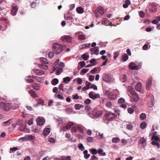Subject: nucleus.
<instances>
[{"label":"nucleus","mask_w":160,"mask_h":160,"mask_svg":"<svg viewBox=\"0 0 160 160\" xmlns=\"http://www.w3.org/2000/svg\"><path fill=\"white\" fill-rule=\"evenodd\" d=\"M151 143L153 145L157 146L158 148H159L160 147L159 144L156 141H152V142Z\"/></svg>","instance_id":"obj_51"},{"label":"nucleus","mask_w":160,"mask_h":160,"mask_svg":"<svg viewBox=\"0 0 160 160\" xmlns=\"http://www.w3.org/2000/svg\"><path fill=\"white\" fill-rule=\"evenodd\" d=\"M108 97L110 99L113 100L116 98V95L113 92H109Z\"/></svg>","instance_id":"obj_21"},{"label":"nucleus","mask_w":160,"mask_h":160,"mask_svg":"<svg viewBox=\"0 0 160 160\" xmlns=\"http://www.w3.org/2000/svg\"><path fill=\"white\" fill-rule=\"evenodd\" d=\"M18 9V7L16 5L14 4L12 5V15L14 16L16 14Z\"/></svg>","instance_id":"obj_13"},{"label":"nucleus","mask_w":160,"mask_h":160,"mask_svg":"<svg viewBox=\"0 0 160 160\" xmlns=\"http://www.w3.org/2000/svg\"><path fill=\"white\" fill-rule=\"evenodd\" d=\"M128 112L130 114H132L134 112V110L132 108H129L128 109Z\"/></svg>","instance_id":"obj_56"},{"label":"nucleus","mask_w":160,"mask_h":160,"mask_svg":"<svg viewBox=\"0 0 160 160\" xmlns=\"http://www.w3.org/2000/svg\"><path fill=\"white\" fill-rule=\"evenodd\" d=\"M74 125V123L72 122H68L67 125L65 127H63L61 128L60 131H64L66 130H67L70 129L71 127Z\"/></svg>","instance_id":"obj_9"},{"label":"nucleus","mask_w":160,"mask_h":160,"mask_svg":"<svg viewBox=\"0 0 160 160\" xmlns=\"http://www.w3.org/2000/svg\"><path fill=\"white\" fill-rule=\"evenodd\" d=\"M139 14L140 17L141 18H143L144 16V13L143 11H141L139 12Z\"/></svg>","instance_id":"obj_54"},{"label":"nucleus","mask_w":160,"mask_h":160,"mask_svg":"<svg viewBox=\"0 0 160 160\" xmlns=\"http://www.w3.org/2000/svg\"><path fill=\"white\" fill-rule=\"evenodd\" d=\"M9 106L10 104L8 103L6 104L3 102H1L0 103V108L3 109L5 111H9Z\"/></svg>","instance_id":"obj_3"},{"label":"nucleus","mask_w":160,"mask_h":160,"mask_svg":"<svg viewBox=\"0 0 160 160\" xmlns=\"http://www.w3.org/2000/svg\"><path fill=\"white\" fill-rule=\"evenodd\" d=\"M77 128L78 131H79L80 133L82 134L84 133V132L83 129L81 126H78Z\"/></svg>","instance_id":"obj_48"},{"label":"nucleus","mask_w":160,"mask_h":160,"mask_svg":"<svg viewBox=\"0 0 160 160\" xmlns=\"http://www.w3.org/2000/svg\"><path fill=\"white\" fill-rule=\"evenodd\" d=\"M29 93L30 94L31 97L33 98H37L38 95L36 92L32 90H31L29 91Z\"/></svg>","instance_id":"obj_24"},{"label":"nucleus","mask_w":160,"mask_h":160,"mask_svg":"<svg viewBox=\"0 0 160 160\" xmlns=\"http://www.w3.org/2000/svg\"><path fill=\"white\" fill-rule=\"evenodd\" d=\"M152 83V80L151 79H148L146 82V89L147 90H149L151 86Z\"/></svg>","instance_id":"obj_20"},{"label":"nucleus","mask_w":160,"mask_h":160,"mask_svg":"<svg viewBox=\"0 0 160 160\" xmlns=\"http://www.w3.org/2000/svg\"><path fill=\"white\" fill-rule=\"evenodd\" d=\"M133 128V125L131 123H128L127 124V128L129 130H131Z\"/></svg>","instance_id":"obj_49"},{"label":"nucleus","mask_w":160,"mask_h":160,"mask_svg":"<svg viewBox=\"0 0 160 160\" xmlns=\"http://www.w3.org/2000/svg\"><path fill=\"white\" fill-rule=\"evenodd\" d=\"M84 106L82 104H76L74 105V108L77 110H79L81 108H83Z\"/></svg>","instance_id":"obj_30"},{"label":"nucleus","mask_w":160,"mask_h":160,"mask_svg":"<svg viewBox=\"0 0 160 160\" xmlns=\"http://www.w3.org/2000/svg\"><path fill=\"white\" fill-rule=\"evenodd\" d=\"M62 68H58L56 69V74L57 75H59L62 72Z\"/></svg>","instance_id":"obj_33"},{"label":"nucleus","mask_w":160,"mask_h":160,"mask_svg":"<svg viewBox=\"0 0 160 160\" xmlns=\"http://www.w3.org/2000/svg\"><path fill=\"white\" fill-rule=\"evenodd\" d=\"M98 153L100 156H105L106 155V153L103 152V150L101 148H99L98 150Z\"/></svg>","instance_id":"obj_25"},{"label":"nucleus","mask_w":160,"mask_h":160,"mask_svg":"<svg viewBox=\"0 0 160 160\" xmlns=\"http://www.w3.org/2000/svg\"><path fill=\"white\" fill-rule=\"evenodd\" d=\"M135 88L137 91L139 92L141 88V84L140 82L138 83L135 86Z\"/></svg>","instance_id":"obj_26"},{"label":"nucleus","mask_w":160,"mask_h":160,"mask_svg":"<svg viewBox=\"0 0 160 160\" xmlns=\"http://www.w3.org/2000/svg\"><path fill=\"white\" fill-rule=\"evenodd\" d=\"M91 54H97L98 53V48L96 47L95 48L90 49Z\"/></svg>","instance_id":"obj_23"},{"label":"nucleus","mask_w":160,"mask_h":160,"mask_svg":"<svg viewBox=\"0 0 160 160\" xmlns=\"http://www.w3.org/2000/svg\"><path fill=\"white\" fill-rule=\"evenodd\" d=\"M93 138L92 137H88L87 138V141L89 142H91L93 141Z\"/></svg>","instance_id":"obj_55"},{"label":"nucleus","mask_w":160,"mask_h":160,"mask_svg":"<svg viewBox=\"0 0 160 160\" xmlns=\"http://www.w3.org/2000/svg\"><path fill=\"white\" fill-rule=\"evenodd\" d=\"M79 63L82 68L84 67L86 65L85 62L84 61L80 62Z\"/></svg>","instance_id":"obj_62"},{"label":"nucleus","mask_w":160,"mask_h":160,"mask_svg":"<svg viewBox=\"0 0 160 160\" xmlns=\"http://www.w3.org/2000/svg\"><path fill=\"white\" fill-rule=\"evenodd\" d=\"M77 12L79 14L82 13L83 12V8L81 7L77 8L76 9Z\"/></svg>","instance_id":"obj_29"},{"label":"nucleus","mask_w":160,"mask_h":160,"mask_svg":"<svg viewBox=\"0 0 160 160\" xmlns=\"http://www.w3.org/2000/svg\"><path fill=\"white\" fill-rule=\"evenodd\" d=\"M125 102V100L123 98H121L118 99V102L119 103H123Z\"/></svg>","instance_id":"obj_52"},{"label":"nucleus","mask_w":160,"mask_h":160,"mask_svg":"<svg viewBox=\"0 0 160 160\" xmlns=\"http://www.w3.org/2000/svg\"><path fill=\"white\" fill-rule=\"evenodd\" d=\"M10 124V119H9L7 121L4 122L2 123V125L3 126L8 125Z\"/></svg>","instance_id":"obj_50"},{"label":"nucleus","mask_w":160,"mask_h":160,"mask_svg":"<svg viewBox=\"0 0 160 160\" xmlns=\"http://www.w3.org/2000/svg\"><path fill=\"white\" fill-rule=\"evenodd\" d=\"M138 96L136 95L133 96L131 98V100L132 102H137L138 101Z\"/></svg>","instance_id":"obj_22"},{"label":"nucleus","mask_w":160,"mask_h":160,"mask_svg":"<svg viewBox=\"0 0 160 160\" xmlns=\"http://www.w3.org/2000/svg\"><path fill=\"white\" fill-rule=\"evenodd\" d=\"M55 97L61 100H63L64 98L62 93L60 92H58L55 94Z\"/></svg>","instance_id":"obj_16"},{"label":"nucleus","mask_w":160,"mask_h":160,"mask_svg":"<svg viewBox=\"0 0 160 160\" xmlns=\"http://www.w3.org/2000/svg\"><path fill=\"white\" fill-rule=\"evenodd\" d=\"M35 73L36 75L39 76L45 74L44 72L43 71H40L38 69H34L32 71V73Z\"/></svg>","instance_id":"obj_11"},{"label":"nucleus","mask_w":160,"mask_h":160,"mask_svg":"<svg viewBox=\"0 0 160 160\" xmlns=\"http://www.w3.org/2000/svg\"><path fill=\"white\" fill-rule=\"evenodd\" d=\"M93 114L95 118H98L102 115V112L101 111H97L96 110H94L93 111Z\"/></svg>","instance_id":"obj_10"},{"label":"nucleus","mask_w":160,"mask_h":160,"mask_svg":"<svg viewBox=\"0 0 160 160\" xmlns=\"http://www.w3.org/2000/svg\"><path fill=\"white\" fill-rule=\"evenodd\" d=\"M63 80V82H64L67 83L70 82L71 80V79L70 77H67L64 78Z\"/></svg>","instance_id":"obj_44"},{"label":"nucleus","mask_w":160,"mask_h":160,"mask_svg":"<svg viewBox=\"0 0 160 160\" xmlns=\"http://www.w3.org/2000/svg\"><path fill=\"white\" fill-rule=\"evenodd\" d=\"M90 160H98V159L95 156L93 155L91 156Z\"/></svg>","instance_id":"obj_61"},{"label":"nucleus","mask_w":160,"mask_h":160,"mask_svg":"<svg viewBox=\"0 0 160 160\" xmlns=\"http://www.w3.org/2000/svg\"><path fill=\"white\" fill-rule=\"evenodd\" d=\"M141 66L139 64H137L136 63L132 62L129 65V68L132 70H138L141 68Z\"/></svg>","instance_id":"obj_2"},{"label":"nucleus","mask_w":160,"mask_h":160,"mask_svg":"<svg viewBox=\"0 0 160 160\" xmlns=\"http://www.w3.org/2000/svg\"><path fill=\"white\" fill-rule=\"evenodd\" d=\"M64 18L65 19L67 20H71L72 19L71 15L69 14L66 13L65 14Z\"/></svg>","instance_id":"obj_27"},{"label":"nucleus","mask_w":160,"mask_h":160,"mask_svg":"<svg viewBox=\"0 0 160 160\" xmlns=\"http://www.w3.org/2000/svg\"><path fill=\"white\" fill-rule=\"evenodd\" d=\"M54 160H71V159L70 156H63L61 157L60 158H55Z\"/></svg>","instance_id":"obj_14"},{"label":"nucleus","mask_w":160,"mask_h":160,"mask_svg":"<svg viewBox=\"0 0 160 160\" xmlns=\"http://www.w3.org/2000/svg\"><path fill=\"white\" fill-rule=\"evenodd\" d=\"M85 103L87 104H90L91 102V100L89 99H87L84 102Z\"/></svg>","instance_id":"obj_60"},{"label":"nucleus","mask_w":160,"mask_h":160,"mask_svg":"<svg viewBox=\"0 0 160 160\" xmlns=\"http://www.w3.org/2000/svg\"><path fill=\"white\" fill-rule=\"evenodd\" d=\"M50 128L48 127H46L44 130L42 132L43 135L46 136L48 135L50 132Z\"/></svg>","instance_id":"obj_19"},{"label":"nucleus","mask_w":160,"mask_h":160,"mask_svg":"<svg viewBox=\"0 0 160 160\" xmlns=\"http://www.w3.org/2000/svg\"><path fill=\"white\" fill-rule=\"evenodd\" d=\"M152 139H154L156 141H158L159 140L158 137L157 136H153L152 137Z\"/></svg>","instance_id":"obj_64"},{"label":"nucleus","mask_w":160,"mask_h":160,"mask_svg":"<svg viewBox=\"0 0 160 160\" xmlns=\"http://www.w3.org/2000/svg\"><path fill=\"white\" fill-rule=\"evenodd\" d=\"M89 151L94 155H96L98 153V150L95 148H91L89 149Z\"/></svg>","instance_id":"obj_31"},{"label":"nucleus","mask_w":160,"mask_h":160,"mask_svg":"<svg viewBox=\"0 0 160 160\" xmlns=\"http://www.w3.org/2000/svg\"><path fill=\"white\" fill-rule=\"evenodd\" d=\"M40 61L41 62L43 63H48V60L45 58H42L40 59Z\"/></svg>","instance_id":"obj_42"},{"label":"nucleus","mask_w":160,"mask_h":160,"mask_svg":"<svg viewBox=\"0 0 160 160\" xmlns=\"http://www.w3.org/2000/svg\"><path fill=\"white\" fill-rule=\"evenodd\" d=\"M130 3L131 2L129 0H126L125 3L123 5V6L124 8H127Z\"/></svg>","instance_id":"obj_28"},{"label":"nucleus","mask_w":160,"mask_h":160,"mask_svg":"<svg viewBox=\"0 0 160 160\" xmlns=\"http://www.w3.org/2000/svg\"><path fill=\"white\" fill-rule=\"evenodd\" d=\"M90 45V44H89L88 45V44H83V45H81L80 46V49H83L85 48L86 47H88V46H89Z\"/></svg>","instance_id":"obj_53"},{"label":"nucleus","mask_w":160,"mask_h":160,"mask_svg":"<svg viewBox=\"0 0 160 160\" xmlns=\"http://www.w3.org/2000/svg\"><path fill=\"white\" fill-rule=\"evenodd\" d=\"M37 124L39 126L43 125L45 122V119L42 117H38L36 119Z\"/></svg>","instance_id":"obj_4"},{"label":"nucleus","mask_w":160,"mask_h":160,"mask_svg":"<svg viewBox=\"0 0 160 160\" xmlns=\"http://www.w3.org/2000/svg\"><path fill=\"white\" fill-rule=\"evenodd\" d=\"M32 87L35 90H38L39 89V86L37 84H34L32 86Z\"/></svg>","instance_id":"obj_45"},{"label":"nucleus","mask_w":160,"mask_h":160,"mask_svg":"<svg viewBox=\"0 0 160 160\" xmlns=\"http://www.w3.org/2000/svg\"><path fill=\"white\" fill-rule=\"evenodd\" d=\"M146 141V139L143 138L140 139L138 141V143L139 144H143Z\"/></svg>","instance_id":"obj_34"},{"label":"nucleus","mask_w":160,"mask_h":160,"mask_svg":"<svg viewBox=\"0 0 160 160\" xmlns=\"http://www.w3.org/2000/svg\"><path fill=\"white\" fill-rule=\"evenodd\" d=\"M48 56L50 58H52L54 57V53L52 52H50L48 53Z\"/></svg>","instance_id":"obj_59"},{"label":"nucleus","mask_w":160,"mask_h":160,"mask_svg":"<svg viewBox=\"0 0 160 160\" xmlns=\"http://www.w3.org/2000/svg\"><path fill=\"white\" fill-rule=\"evenodd\" d=\"M121 142L123 145H127L131 143L132 140L130 139H123L122 140Z\"/></svg>","instance_id":"obj_17"},{"label":"nucleus","mask_w":160,"mask_h":160,"mask_svg":"<svg viewBox=\"0 0 160 160\" xmlns=\"http://www.w3.org/2000/svg\"><path fill=\"white\" fill-rule=\"evenodd\" d=\"M27 81L29 83L32 82L33 81V79L31 78V77L30 76L28 78L26 79Z\"/></svg>","instance_id":"obj_58"},{"label":"nucleus","mask_w":160,"mask_h":160,"mask_svg":"<svg viewBox=\"0 0 160 160\" xmlns=\"http://www.w3.org/2000/svg\"><path fill=\"white\" fill-rule=\"evenodd\" d=\"M105 116L107 120H112L115 118V115L114 113L108 112L106 114Z\"/></svg>","instance_id":"obj_5"},{"label":"nucleus","mask_w":160,"mask_h":160,"mask_svg":"<svg viewBox=\"0 0 160 160\" xmlns=\"http://www.w3.org/2000/svg\"><path fill=\"white\" fill-rule=\"evenodd\" d=\"M78 148L81 151H83L84 149V147L83 144L82 143H79L78 144Z\"/></svg>","instance_id":"obj_47"},{"label":"nucleus","mask_w":160,"mask_h":160,"mask_svg":"<svg viewBox=\"0 0 160 160\" xmlns=\"http://www.w3.org/2000/svg\"><path fill=\"white\" fill-rule=\"evenodd\" d=\"M35 138V137L31 135H28L21 138L22 141H31Z\"/></svg>","instance_id":"obj_8"},{"label":"nucleus","mask_w":160,"mask_h":160,"mask_svg":"<svg viewBox=\"0 0 160 160\" xmlns=\"http://www.w3.org/2000/svg\"><path fill=\"white\" fill-rule=\"evenodd\" d=\"M96 135L100 139H102L103 138V134L102 133H100V132H97L96 133Z\"/></svg>","instance_id":"obj_43"},{"label":"nucleus","mask_w":160,"mask_h":160,"mask_svg":"<svg viewBox=\"0 0 160 160\" xmlns=\"http://www.w3.org/2000/svg\"><path fill=\"white\" fill-rule=\"evenodd\" d=\"M52 48L54 53L56 54H60L63 50L62 46L58 43L53 44Z\"/></svg>","instance_id":"obj_1"},{"label":"nucleus","mask_w":160,"mask_h":160,"mask_svg":"<svg viewBox=\"0 0 160 160\" xmlns=\"http://www.w3.org/2000/svg\"><path fill=\"white\" fill-rule=\"evenodd\" d=\"M148 7L149 9V11L151 12H155L157 10V6L155 4H148Z\"/></svg>","instance_id":"obj_6"},{"label":"nucleus","mask_w":160,"mask_h":160,"mask_svg":"<svg viewBox=\"0 0 160 160\" xmlns=\"http://www.w3.org/2000/svg\"><path fill=\"white\" fill-rule=\"evenodd\" d=\"M58 82V80L57 78L54 79L52 81V83L53 85H55Z\"/></svg>","instance_id":"obj_40"},{"label":"nucleus","mask_w":160,"mask_h":160,"mask_svg":"<svg viewBox=\"0 0 160 160\" xmlns=\"http://www.w3.org/2000/svg\"><path fill=\"white\" fill-rule=\"evenodd\" d=\"M89 55L87 53L84 54L82 55V58L85 61H86L89 58Z\"/></svg>","instance_id":"obj_35"},{"label":"nucleus","mask_w":160,"mask_h":160,"mask_svg":"<svg viewBox=\"0 0 160 160\" xmlns=\"http://www.w3.org/2000/svg\"><path fill=\"white\" fill-rule=\"evenodd\" d=\"M89 97L92 99H95L98 98L100 95L99 94H93L92 92H90L89 93Z\"/></svg>","instance_id":"obj_15"},{"label":"nucleus","mask_w":160,"mask_h":160,"mask_svg":"<svg viewBox=\"0 0 160 160\" xmlns=\"http://www.w3.org/2000/svg\"><path fill=\"white\" fill-rule=\"evenodd\" d=\"M72 97L73 99H77L79 98V96L77 94L72 95Z\"/></svg>","instance_id":"obj_63"},{"label":"nucleus","mask_w":160,"mask_h":160,"mask_svg":"<svg viewBox=\"0 0 160 160\" xmlns=\"http://www.w3.org/2000/svg\"><path fill=\"white\" fill-rule=\"evenodd\" d=\"M89 69H83L80 72L81 75H83L85 74L88 71Z\"/></svg>","instance_id":"obj_39"},{"label":"nucleus","mask_w":160,"mask_h":160,"mask_svg":"<svg viewBox=\"0 0 160 160\" xmlns=\"http://www.w3.org/2000/svg\"><path fill=\"white\" fill-rule=\"evenodd\" d=\"M120 138H112V142L113 143H117L118 142L120 141Z\"/></svg>","instance_id":"obj_36"},{"label":"nucleus","mask_w":160,"mask_h":160,"mask_svg":"<svg viewBox=\"0 0 160 160\" xmlns=\"http://www.w3.org/2000/svg\"><path fill=\"white\" fill-rule=\"evenodd\" d=\"M54 119L58 123V125H60V124H65L62 118L59 117H55L54 118Z\"/></svg>","instance_id":"obj_18"},{"label":"nucleus","mask_w":160,"mask_h":160,"mask_svg":"<svg viewBox=\"0 0 160 160\" xmlns=\"http://www.w3.org/2000/svg\"><path fill=\"white\" fill-rule=\"evenodd\" d=\"M146 114L144 113H142L140 115V118L141 120H144L146 119Z\"/></svg>","instance_id":"obj_46"},{"label":"nucleus","mask_w":160,"mask_h":160,"mask_svg":"<svg viewBox=\"0 0 160 160\" xmlns=\"http://www.w3.org/2000/svg\"><path fill=\"white\" fill-rule=\"evenodd\" d=\"M58 109L61 110L64 108V106L59 103H58L56 105Z\"/></svg>","instance_id":"obj_37"},{"label":"nucleus","mask_w":160,"mask_h":160,"mask_svg":"<svg viewBox=\"0 0 160 160\" xmlns=\"http://www.w3.org/2000/svg\"><path fill=\"white\" fill-rule=\"evenodd\" d=\"M22 132L29 133L30 132V131L28 128H24L22 130Z\"/></svg>","instance_id":"obj_57"},{"label":"nucleus","mask_w":160,"mask_h":160,"mask_svg":"<svg viewBox=\"0 0 160 160\" xmlns=\"http://www.w3.org/2000/svg\"><path fill=\"white\" fill-rule=\"evenodd\" d=\"M150 102L148 103V106L150 108L152 107L154 103V98L152 94L150 95Z\"/></svg>","instance_id":"obj_12"},{"label":"nucleus","mask_w":160,"mask_h":160,"mask_svg":"<svg viewBox=\"0 0 160 160\" xmlns=\"http://www.w3.org/2000/svg\"><path fill=\"white\" fill-rule=\"evenodd\" d=\"M97 10L98 12L101 14H102L104 13V11L103 8L101 7H99L98 8Z\"/></svg>","instance_id":"obj_32"},{"label":"nucleus","mask_w":160,"mask_h":160,"mask_svg":"<svg viewBox=\"0 0 160 160\" xmlns=\"http://www.w3.org/2000/svg\"><path fill=\"white\" fill-rule=\"evenodd\" d=\"M61 39L63 42H71L72 41V38L69 36H64L61 38Z\"/></svg>","instance_id":"obj_7"},{"label":"nucleus","mask_w":160,"mask_h":160,"mask_svg":"<svg viewBox=\"0 0 160 160\" xmlns=\"http://www.w3.org/2000/svg\"><path fill=\"white\" fill-rule=\"evenodd\" d=\"M78 39L80 40H82L85 39L86 36L84 35H80L78 36Z\"/></svg>","instance_id":"obj_38"},{"label":"nucleus","mask_w":160,"mask_h":160,"mask_svg":"<svg viewBox=\"0 0 160 160\" xmlns=\"http://www.w3.org/2000/svg\"><path fill=\"white\" fill-rule=\"evenodd\" d=\"M147 124L145 122H143L141 123L140 125V128L142 129H144L146 127Z\"/></svg>","instance_id":"obj_41"}]
</instances>
